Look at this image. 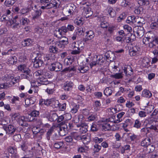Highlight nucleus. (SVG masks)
Listing matches in <instances>:
<instances>
[{
    "label": "nucleus",
    "mask_w": 158,
    "mask_h": 158,
    "mask_svg": "<svg viewBox=\"0 0 158 158\" xmlns=\"http://www.w3.org/2000/svg\"><path fill=\"white\" fill-rule=\"evenodd\" d=\"M84 44L81 41H74L69 44V48L73 49L71 53L72 54H79L81 52V48L84 46Z\"/></svg>",
    "instance_id": "1"
},
{
    "label": "nucleus",
    "mask_w": 158,
    "mask_h": 158,
    "mask_svg": "<svg viewBox=\"0 0 158 158\" xmlns=\"http://www.w3.org/2000/svg\"><path fill=\"white\" fill-rule=\"evenodd\" d=\"M17 69L20 72L23 73L22 75V77L28 80L29 79V77L31 75V70L27 64H21L18 66Z\"/></svg>",
    "instance_id": "2"
},
{
    "label": "nucleus",
    "mask_w": 158,
    "mask_h": 158,
    "mask_svg": "<svg viewBox=\"0 0 158 158\" xmlns=\"http://www.w3.org/2000/svg\"><path fill=\"white\" fill-rule=\"evenodd\" d=\"M60 4V2L59 0H53L52 2L47 3L45 6H41L40 8L43 10L56 9L59 7Z\"/></svg>",
    "instance_id": "3"
},
{
    "label": "nucleus",
    "mask_w": 158,
    "mask_h": 158,
    "mask_svg": "<svg viewBox=\"0 0 158 158\" xmlns=\"http://www.w3.org/2000/svg\"><path fill=\"white\" fill-rule=\"evenodd\" d=\"M131 20L132 23L135 24L138 27H141L143 24L145 23L144 19L138 16H132L129 17V18Z\"/></svg>",
    "instance_id": "4"
},
{
    "label": "nucleus",
    "mask_w": 158,
    "mask_h": 158,
    "mask_svg": "<svg viewBox=\"0 0 158 158\" xmlns=\"http://www.w3.org/2000/svg\"><path fill=\"white\" fill-rule=\"evenodd\" d=\"M59 125L60 126L58 130L60 135L61 136L64 135L68 131L67 123H66L65 122H62L59 124Z\"/></svg>",
    "instance_id": "5"
},
{
    "label": "nucleus",
    "mask_w": 158,
    "mask_h": 158,
    "mask_svg": "<svg viewBox=\"0 0 158 158\" xmlns=\"http://www.w3.org/2000/svg\"><path fill=\"white\" fill-rule=\"evenodd\" d=\"M60 40L56 43V45L59 48L62 49L65 48V45L69 43V40L68 38L63 36L60 39H58Z\"/></svg>",
    "instance_id": "6"
},
{
    "label": "nucleus",
    "mask_w": 158,
    "mask_h": 158,
    "mask_svg": "<svg viewBox=\"0 0 158 158\" xmlns=\"http://www.w3.org/2000/svg\"><path fill=\"white\" fill-rule=\"evenodd\" d=\"M40 56L41 54H37V56L34 59V66L35 68H37L41 66L43 63V60L42 59Z\"/></svg>",
    "instance_id": "7"
},
{
    "label": "nucleus",
    "mask_w": 158,
    "mask_h": 158,
    "mask_svg": "<svg viewBox=\"0 0 158 158\" xmlns=\"http://www.w3.org/2000/svg\"><path fill=\"white\" fill-rule=\"evenodd\" d=\"M34 75L36 77H42L45 76L46 77H49L50 75L49 72L47 71L46 69L39 70L34 73Z\"/></svg>",
    "instance_id": "8"
},
{
    "label": "nucleus",
    "mask_w": 158,
    "mask_h": 158,
    "mask_svg": "<svg viewBox=\"0 0 158 158\" xmlns=\"http://www.w3.org/2000/svg\"><path fill=\"white\" fill-rule=\"evenodd\" d=\"M48 77H46L45 76H43L42 77H40L37 78V82L38 83L40 84L43 85H48L49 84H51V85L53 86L52 84L50 83L48 81L47 78Z\"/></svg>",
    "instance_id": "9"
},
{
    "label": "nucleus",
    "mask_w": 158,
    "mask_h": 158,
    "mask_svg": "<svg viewBox=\"0 0 158 158\" xmlns=\"http://www.w3.org/2000/svg\"><path fill=\"white\" fill-rule=\"evenodd\" d=\"M140 48L138 46H134L130 49L129 54L131 56H134L138 54Z\"/></svg>",
    "instance_id": "10"
},
{
    "label": "nucleus",
    "mask_w": 158,
    "mask_h": 158,
    "mask_svg": "<svg viewBox=\"0 0 158 158\" xmlns=\"http://www.w3.org/2000/svg\"><path fill=\"white\" fill-rule=\"evenodd\" d=\"M85 38L83 39L85 42H87L93 39L95 35L94 31L92 30H89L86 32Z\"/></svg>",
    "instance_id": "11"
},
{
    "label": "nucleus",
    "mask_w": 158,
    "mask_h": 158,
    "mask_svg": "<svg viewBox=\"0 0 158 158\" xmlns=\"http://www.w3.org/2000/svg\"><path fill=\"white\" fill-rule=\"evenodd\" d=\"M135 31L134 30V37L136 36L137 37L140 38L144 35V31L143 28L140 27V28L138 27Z\"/></svg>",
    "instance_id": "12"
},
{
    "label": "nucleus",
    "mask_w": 158,
    "mask_h": 158,
    "mask_svg": "<svg viewBox=\"0 0 158 158\" xmlns=\"http://www.w3.org/2000/svg\"><path fill=\"white\" fill-rule=\"evenodd\" d=\"M123 70L127 76H129L132 74V69L129 65H124Z\"/></svg>",
    "instance_id": "13"
},
{
    "label": "nucleus",
    "mask_w": 158,
    "mask_h": 158,
    "mask_svg": "<svg viewBox=\"0 0 158 158\" xmlns=\"http://www.w3.org/2000/svg\"><path fill=\"white\" fill-rule=\"evenodd\" d=\"M4 129L6 134L12 135L15 131L16 127L13 125H10Z\"/></svg>",
    "instance_id": "14"
},
{
    "label": "nucleus",
    "mask_w": 158,
    "mask_h": 158,
    "mask_svg": "<svg viewBox=\"0 0 158 158\" xmlns=\"http://www.w3.org/2000/svg\"><path fill=\"white\" fill-rule=\"evenodd\" d=\"M42 13V11L41 10H35L32 13V18L33 20H35L38 19Z\"/></svg>",
    "instance_id": "15"
},
{
    "label": "nucleus",
    "mask_w": 158,
    "mask_h": 158,
    "mask_svg": "<svg viewBox=\"0 0 158 158\" xmlns=\"http://www.w3.org/2000/svg\"><path fill=\"white\" fill-rule=\"evenodd\" d=\"M13 78V75L10 74H6L4 76L2 77V80L4 82L8 83V84L10 83V81Z\"/></svg>",
    "instance_id": "16"
},
{
    "label": "nucleus",
    "mask_w": 158,
    "mask_h": 158,
    "mask_svg": "<svg viewBox=\"0 0 158 158\" xmlns=\"http://www.w3.org/2000/svg\"><path fill=\"white\" fill-rule=\"evenodd\" d=\"M74 85V84L72 82H67L64 85L63 89L65 91H70L72 90Z\"/></svg>",
    "instance_id": "17"
},
{
    "label": "nucleus",
    "mask_w": 158,
    "mask_h": 158,
    "mask_svg": "<svg viewBox=\"0 0 158 158\" xmlns=\"http://www.w3.org/2000/svg\"><path fill=\"white\" fill-rule=\"evenodd\" d=\"M82 5V6H81V9L83 10V12L84 13L86 14H91L92 13L89 5L87 4L86 3H83Z\"/></svg>",
    "instance_id": "18"
},
{
    "label": "nucleus",
    "mask_w": 158,
    "mask_h": 158,
    "mask_svg": "<svg viewBox=\"0 0 158 158\" xmlns=\"http://www.w3.org/2000/svg\"><path fill=\"white\" fill-rule=\"evenodd\" d=\"M155 149V147L152 144H150L147 147H144L143 150L145 151L146 153H150L153 152Z\"/></svg>",
    "instance_id": "19"
},
{
    "label": "nucleus",
    "mask_w": 158,
    "mask_h": 158,
    "mask_svg": "<svg viewBox=\"0 0 158 158\" xmlns=\"http://www.w3.org/2000/svg\"><path fill=\"white\" fill-rule=\"evenodd\" d=\"M105 56L107 59L109 60L110 61L113 60L115 59V55L111 51H108L106 53Z\"/></svg>",
    "instance_id": "20"
},
{
    "label": "nucleus",
    "mask_w": 158,
    "mask_h": 158,
    "mask_svg": "<svg viewBox=\"0 0 158 158\" xmlns=\"http://www.w3.org/2000/svg\"><path fill=\"white\" fill-rule=\"evenodd\" d=\"M151 143V139L148 137L146 138L141 142V145L144 147H147Z\"/></svg>",
    "instance_id": "21"
},
{
    "label": "nucleus",
    "mask_w": 158,
    "mask_h": 158,
    "mask_svg": "<svg viewBox=\"0 0 158 158\" xmlns=\"http://www.w3.org/2000/svg\"><path fill=\"white\" fill-rule=\"evenodd\" d=\"M47 118L51 122L55 121H56L58 118V115L57 114L53 113L50 114L49 116L47 117Z\"/></svg>",
    "instance_id": "22"
},
{
    "label": "nucleus",
    "mask_w": 158,
    "mask_h": 158,
    "mask_svg": "<svg viewBox=\"0 0 158 158\" xmlns=\"http://www.w3.org/2000/svg\"><path fill=\"white\" fill-rule=\"evenodd\" d=\"M54 36L58 39H60L63 37V33L61 31L59 28L56 29L54 31Z\"/></svg>",
    "instance_id": "23"
},
{
    "label": "nucleus",
    "mask_w": 158,
    "mask_h": 158,
    "mask_svg": "<svg viewBox=\"0 0 158 158\" xmlns=\"http://www.w3.org/2000/svg\"><path fill=\"white\" fill-rule=\"evenodd\" d=\"M26 119L27 118L23 116H20L18 119V123H19V125L22 126H24V122L28 121H31V120H28V119L27 120Z\"/></svg>",
    "instance_id": "24"
},
{
    "label": "nucleus",
    "mask_w": 158,
    "mask_h": 158,
    "mask_svg": "<svg viewBox=\"0 0 158 158\" xmlns=\"http://www.w3.org/2000/svg\"><path fill=\"white\" fill-rule=\"evenodd\" d=\"M142 95L144 97L150 98L152 96V94L149 90L144 89L142 91Z\"/></svg>",
    "instance_id": "25"
},
{
    "label": "nucleus",
    "mask_w": 158,
    "mask_h": 158,
    "mask_svg": "<svg viewBox=\"0 0 158 158\" xmlns=\"http://www.w3.org/2000/svg\"><path fill=\"white\" fill-rule=\"evenodd\" d=\"M150 62V60L147 57H144L142 60V65L143 67H147Z\"/></svg>",
    "instance_id": "26"
},
{
    "label": "nucleus",
    "mask_w": 158,
    "mask_h": 158,
    "mask_svg": "<svg viewBox=\"0 0 158 158\" xmlns=\"http://www.w3.org/2000/svg\"><path fill=\"white\" fill-rule=\"evenodd\" d=\"M44 30L40 27L35 28L34 29V32L37 34L39 37H41L43 35Z\"/></svg>",
    "instance_id": "27"
},
{
    "label": "nucleus",
    "mask_w": 158,
    "mask_h": 158,
    "mask_svg": "<svg viewBox=\"0 0 158 158\" xmlns=\"http://www.w3.org/2000/svg\"><path fill=\"white\" fill-rule=\"evenodd\" d=\"M17 60V58L15 56H12L9 58L7 62L8 64H13L16 63Z\"/></svg>",
    "instance_id": "28"
},
{
    "label": "nucleus",
    "mask_w": 158,
    "mask_h": 158,
    "mask_svg": "<svg viewBox=\"0 0 158 158\" xmlns=\"http://www.w3.org/2000/svg\"><path fill=\"white\" fill-rule=\"evenodd\" d=\"M106 10L107 11L108 14L112 17H114L115 15V13L113 8L110 6L108 7Z\"/></svg>",
    "instance_id": "29"
},
{
    "label": "nucleus",
    "mask_w": 158,
    "mask_h": 158,
    "mask_svg": "<svg viewBox=\"0 0 158 158\" xmlns=\"http://www.w3.org/2000/svg\"><path fill=\"white\" fill-rule=\"evenodd\" d=\"M88 128L87 125L82 124L79 129V131L81 133H85L88 131Z\"/></svg>",
    "instance_id": "30"
},
{
    "label": "nucleus",
    "mask_w": 158,
    "mask_h": 158,
    "mask_svg": "<svg viewBox=\"0 0 158 158\" xmlns=\"http://www.w3.org/2000/svg\"><path fill=\"white\" fill-rule=\"evenodd\" d=\"M102 130L105 131L111 130L110 125L108 123H106L102 124Z\"/></svg>",
    "instance_id": "31"
},
{
    "label": "nucleus",
    "mask_w": 158,
    "mask_h": 158,
    "mask_svg": "<svg viewBox=\"0 0 158 158\" xmlns=\"http://www.w3.org/2000/svg\"><path fill=\"white\" fill-rule=\"evenodd\" d=\"M32 41L31 39H27L24 40L22 42V45L24 46H29L31 44Z\"/></svg>",
    "instance_id": "32"
},
{
    "label": "nucleus",
    "mask_w": 158,
    "mask_h": 158,
    "mask_svg": "<svg viewBox=\"0 0 158 158\" xmlns=\"http://www.w3.org/2000/svg\"><path fill=\"white\" fill-rule=\"evenodd\" d=\"M125 112H121L120 113H118L117 115V118L118 119L115 120L114 121V123H118L122 121V119L121 118L123 116Z\"/></svg>",
    "instance_id": "33"
},
{
    "label": "nucleus",
    "mask_w": 158,
    "mask_h": 158,
    "mask_svg": "<svg viewBox=\"0 0 158 158\" xmlns=\"http://www.w3.org/2000/svg\"><path fill=\"white\" fill-rule=\"evenodd\" d=\"M89 69V67L87 66H81L78 68V70L79 71L80 73H84L87 72Z\"/></svg>",
    "instance_id": "34"
},
{
    "label": "nucleus",
    "mask_w": 158,
    "mask_h": 158,
    "mask_svg": "<svg viewBox=\"0 0 158 158\" xmlns=\"http://www.w3.org/2000/svg\"><path fill=\"white\" fill-rule=\"evenodd\" d=\"M81 139L84 144H87L90 141V139L89 136L83 135Z\"/></svg>",
    "instance_id": "35"
},
{
    "label": "nucleus",
    "mask_w": 158,
    "mask_h": 158,
    "mask_svg": "<svg viewBox=\"0 0 158 158\" xmlns=\"http://www.w3.org/2000/svg\"><path fill=\"white\" fill-rule=\"evenodd\" d=\"M67 8L69 10L70 14L73 15L75 11L76 6L73 4H71L70 5L67 6Z\"/></svg>",
    "instance_id": "36"
},
{
    "label": "nucleus",
    "mask_w": 158,
    "mask_h": 158,
    "mask_svg": "<svg viewBox=\"0 0 158 158\" xmlns=\"http://www.w3.org/2000/svg\"><path fill=\"white\" fill-rule=\"evenodd\" d=\"M12 23L11 25V27L13 29L18 28L20 27L19 22L16 20L12 21Z\"/></svg>",
    "instance_id": "37"
},
{
    "label": "nucleus",
    "mask_w": 158,
    "mask_h": 158,
    "mask_svg": "<svg viewBox=\"0 0 158 158\" xmlns=\"http://www.w3.org/2000/svg\"><path fill=\"white\" fill-rule=\"evenodd\" d=\"M127 136L129 140L131 141H133L136 140L137 138V135L132 133L127 134Z\"/></svg>",
    "instance_id": "38"
},
{
    "label": "nucleus",
    "mask_w": 158,
    "mask_h": 158,
    "mask_svg": "<svg viewBox=\"0 0 158 158\" xmlns=\"http://www.w3.org/2000/svg\"><path fill=\"white\" fill-rule=\"evenodd\" d=\"M51 104L54 107L58 108L59 107L60 103L59 101L54 98H51Z\"/></svg>",
    "instance_id": "39"
},
{
    "label": "nucleus",
    "mask_w": 158,
    "mask_h": 158,
    "mask_svg": "<svg viewBox=\"0 0 158 158\" xmlns=\"http://www.w3.org/2000/svg\"><path fill=\"white\" fill-rule=\"evenodd\" d=\"M55 69V71H59L62 69V65L59 62H56L54 63Z\"/></svg>",
    "instance_id": "40"
},
{
    "label": "nucleus",
    "mask_w": 158,
    "mask_h": 158,
    "mask_svg": "<svg viewBox=\"0 0 158 158\" xmlns=\"http://www.w3.org/2000/svg\"><path fill=\"white\" fill-rule=\"evenodd\" d=\"M20 23L23 25H26L29 22V20L27 18L22 17L19 19Z\"/></svg>",
    "instance_id": "41"
},
{
    "label": "nucleus",
    "mask_w": 158,
    "mask_h": 158,
    "mask_svg": "<svg viewBox=\"0 0 158 158\" xmlns=\"http://www.w3.org/2000/svg\"><path fill=\"white\" fill-rule=\"evenodd\" d=\"M40 57L44 61H46L50 59L51 56L50 55L42 54H41Z\"/></svg>",
    "instance_id": "42"
},
{
    "label": "nucleus",
    "mask_w": 158,
    "mask_h": 158,
    "mask_svg": "<svg viewBox=\"0 0 158 158\" xmlns=\"http://www.w3.org/2000/svg\"><path fill=\"white\" fill-rule=\"evenodd\" d=\"M89 149V148L88 147L85 146L79 148L78 151L79 152L83 153L86 152Z\"/></svg>",
    "instance_id": "43"
},
{
    "label": "nucleus",
    "mask_w": 158,
    "mask_h": 158,
    "mask_svg": "<svg viewBox=\"0 0 158 158\" xmlns=\"http://www.w3.org/2000/svg\"><path fill=\"white\" fill-rule=\"evenodd\" d=\"M112 93V91L109 87H106L104 90V94L107 96H110Z\"/></svg>",
    "instance_id": "44"
},
{
    "label": "nucleus",
    "mask_w": 158,
    "mask_h": 158,
    "mask_svg": "<svg viewBox=\"0 0 158 158\" xmlns=\"http://www.w3.org/2000/svg\"><path fill=\"white\" fill-rule=\"evenodd\" d=\"M43 103L45 105L48 106L50 105L51 103V98L46 100H42L40 101V103Z\"/></svg>",
    "instance_id": "45"
},
{
    "label": "nucleus",
    "mask_w": 158,
    "mask_h": 158,
    "mask_svg": "<svg viewBox=\"0 0 158 158\" xmlns=\"http://www.w3.org/2000/svg\"><path fill=\"white\" fill-rule=\"evenodd\" d=\"M58 49L55 46H50L49 48V51L53 53H56L58 52Z\"/></svg>",
    "instance_id": "46"
},
{
    "label": "nucleus",
    "mask_w": 158,
    "mask_h": 158,
    "mask_svg": "<svg viewBox=\"0 0 158 158\" xmlns=\"http://www.w3.org/2000/svg\"><path fill=\"white\" fill-rule=\"evenodd\" d=\"M84 31L82 27L78 28L76 31V33L78 36L83 35Z\"/></svg>",
    "instance_id": "47"
},
{
    "label": "nucleus",
    "mask_w": 158,
    "mask_h": 158,
    "mask_svg": "<svg viewBox=\"0 0 158 158\" xmlns=\"http://www.w3.org/2000/svg\"><path fill=\"white\" fill-rule=\"evenodd\" d=\"M138 3L141 6H147L149 4L148 0H139Z\"/></svg>",
    "instance_id": "48"
},
{
    "label": "nucleus",
    "mask_w": 158,
    "mask_h": 158,
    "mask_svg": "<svg viewBox=\"0 0 158 158\" xmlns=\"http://www.w3.org/2000/svg\"><path fill=\"white\" fill-rule=\"evenodd\" d=\"M16 1V0H6L5 2L6 6L9 7L12 5Z\"/></svg>",
    "instance_id": "49"
},
{
    "label": "nucleus",
    "mask_w": 158,
    "mask_h": 158,
    "mask_svg": "<svg viewBox=\"0 0 158 158\" xmlns=\"http://www.w3.org/2000/svg\"><path fill=\"white\" fill-rule=\"evenodd\" d=\"M79 108V106L78 105L74 104V106L71 109V112L72 113H75L77 112Z\"/></svg>",
    "instance_id": "50"
},
{
    "label": "nucleus",
    "mask_w": 158,
    "mask_h": 158,
    "mask_svg": "<svg viewBox=\"0 0 158 158\" xmlns=\"http://www.w3.org/2000/svg\"><path fill=\"white\" fill-rule=\"evenodd\" d=\"M97 60L96 61L97 63V64L101 65L104 62V59L101 56H97Z\"/></svg>",
    "instance_id": "51"
},
{
    "label": "nucleus",
    "mask_w": 158,
    "mask_h": 158,
    "mask_svg": "<svg viewBox=\"0 0 158 158\" xmlns=\"http://www.w3.org/2000/svg\"><path fill=\"white\" fill-rule=\"evenodd\" d=\"M141 125V124L139 120L138 119H136L135 121L133 126L139 129L140 128Z\"/></svg>",
    "instance_id": "52"
},
{
    "label": "nucleus",
    "mask_w": 158,
    "mask_h": 158,
    "mask_svg": "<svg viewBox=\"0 0 158 158\" xmlns=\"http://www.w3.org/2000/svg\"><path fill=\"white\" fill-rule=\"evenodd\" d=\"M39 111L34 110L28 116V118L29 116L30 117H36L39 115Z\"/></svg>",
    "instance_id": "53"
},
{
    "label": "nucleus",
    "mask_w": 158,
    "mask_h": 158,
    "mask_svg": "<svg viewBox=\"0 0 158 158\" xmlns=\"http://www.w3.org/2000/svg\"><path fill=\"white\" fill-rule=\"evenodd\" d=\"M63 145V143L62 142H56L54 144V147L56 149H59Z\"/></svg>",
    "instance_id": "54"
},
{
    "label": "nucleus",
    "mask_w": 158,
    "mask_h": 158,
    "mask_svg": "<svg viewBox=\"0 0 158 158\" xmlns=\"http://www.w3.org/2000/svg\"><path fill=\"white\" fill-rule=\"evenodd\" d=\"M101 146L98 144H95L94 146V151L95 152H98L101 149Z\"/></svg>",
    "instance_id": "55"
},
{
    "label": "nucleus",
    "mask_w": 158,
    "mask_h": 158,
    "mask_svg": "<svg viewBox=\"0 0 158 158\" xmlns=\"http://www.w3.org/2000/svg\"><path fill=\"white\" fill-rule=\"evenodd\" d=\"M135 39L134 37V35L131 34L130 37L127 38L126 39V42L127 43H129L133 41Z\"/></svg>",
    "instance_id": "56"
},
{
    "label": "nucleus",
    "mask_w": 158,
    "mask_h": 158,
    "mask_svg": "<svg viewBox=\"0 0 158 158\" xmlns=\"http://www.w3.org/2000/svg\"><path fill=\"white\" fill-rule=\"evenodd\" d=\"M151 38L150 36L144 37L143 39V42L144 44L147 45L151 41Z\"/></svg>",
    "instance_id": "57"
},
{
    "label": "nucleus",
    "mask_w": 158,
    "mask_h": 158,
    "mask_svg": "<svg viewBox=\"0 0 158 158\" xmlns=\"http://www.w3.org/2000/svg\"><path fill=\"white\" fill-rule=\"evenodd\" d=\"M53 128L51 127L49 129L46 134V138L47 139L49 140L50 139V136H51L53 132Z\"/></svg>",
    "instance_id": "58"
},
{
    "label": "nucleus",
    "mask_w": 158,
    "mask_h": 158,
    "mask_svg": "<svg viewBox=\"0 0 158 158\" xmlns=\"http://www.w3.org/2000/svg\"><path fill=\"white\" fill-rule=\"evenodd\" d=\"M8 31L6 28L3 27L0 28V35H2L6 34Z\"/></svg>",
    "instance_id": "59"
},
{
    "label": "nucleus",
    "mask_w": 158,
    "mask_h": 158,
    "mask_svg": "<svg viewBox=\"0 0 158 158\" xmlns=\"http://www.w3.org/2000/svg\"><path fill=\"white\" fill-rule=\"evenodd\" d=\"M126 89H125L123 88L122 87H120L118 91L116 94L115 96H119L121 95L125 91Z\"/></svg>",
    "instance_id": "60"
},
{
    "label": "nucleus",
    "mask_w": 158,
    "mask_h": 158,
    "mask_svg": "<svg viewBox=\"0 0 158 158\" xmlns=\"http://www.w3.org/2000/svg\"><path fill=\"white\" fill-rule=\"evenodd\" d=\"M112 77L115 79H119L122 78V74L121 73H116L115 74L112 75Z\"/></svg>",
    "instance_id": "61"
},
{
    "label": "nucleus",
    "mask_w": 158,
    "mask_h": 158,
    "mask_svg": "<svg viewBox=\"0 0 158 158\" xmlns=\"http://www.w3.org/2000/svg\"><path fill=\"white\" fill-rule=\"evenodd\" d=\"M98 127L96 124L93 123L91 127V130L92 131H96L98 130Z\"/></svg>",
    "instance_id": "62"
},
{
    "label": "nucleus",
    "mask_w": 158,
    "mask_h": 158,
    "mask_svg": "<svg viewBox=\"0 0 158 158\" xmlns=\"http://www.w3.org/2000/svg\"><path fill=\"white\" fill-rule=\"evenodd\" d=\"M101 106V104L99 101H95L94 102L95 109L97 111L99 110L98 108Z\"/></svg>",
    "instance_id": "63"
},
{
    "label": "nucleus",
    "mask_w": 158,
    "mask_h": 158,
    "mask_svg": "<svg viewBox=\"0 0 158 158\" xmlns=\"http://www.w3.org/2000/svg\"><path fill=\"white\" fill-rule=\"evenodd\" d=\"M141 132L144 135H147L149 132V131L148 128L144 127L140 130Z\"/></svg>",
    "instance_id": "64"
}]
</instances>
